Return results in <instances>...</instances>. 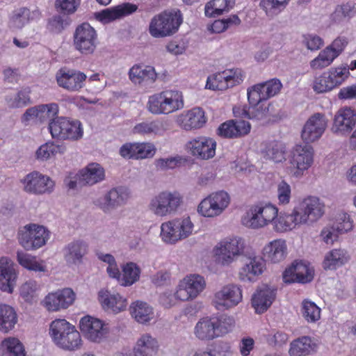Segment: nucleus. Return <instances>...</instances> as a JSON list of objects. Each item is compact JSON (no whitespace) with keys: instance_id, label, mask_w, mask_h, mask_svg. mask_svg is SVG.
Returning <instances> with one entry per match:
<instances>
[{"instance_id":"nucleus-1","label":"nucleus","mask_w":356,"mask_h":356,"mask_svg":"<svg viewBox=\"0 0 356 356\" xmlns=\"http://www.w3.org/2000/svg\"><path fill=\"white\" fill-rule=\"evenodd\" d=\"M235 324L234 318L225 314L204 317L196 323L194 334L200 340L211 341L231 332Z\"/></svg>"},{"instance_id":"nucleus-2","label":"nucleus","mask_w":356,"mask_h":356,"mask_svg":"<svg viewBox=\"0 0 356 356\" xmlns=\"http://www.w3.org/2000/svg\"><path fill=\"white\" fill-rule=\"evenodd\" d=\"M184 107L182 92L178 90H165L149 97L147 108L154 115H168Z\"/></svg>"},{"instance_id":"nucleus-3","label":"nucleus","mask_w":356,"mask_h":356,"mask_svg":"<svg viewBox=\"0 0 356 356\" xmlns=\"http://www.w3.org/2000/svg\"><path fill=\"white\" fill-rule=\"evenodd\" d=\"M49 334L54 343L67 350H76L82 346L80 333L65 319H56L50 324Z\"/></svg>"},{"instance_id":"nucleus-4","label":"nucleus","mask_w":356,"mask_h":356,"mask_svg":"<svg viewBox=\"0 0 356 356\" xmlns=\"http://www.w3.org/2000/svg\"><path fill=\"white\" fill-rule=\"evenodd\" d=\"M181 23L182 15L179 10L164 11L152 19L149 32L154 38H163L177 32Z\"/></svg>"},{"instance_id":"nucleus-5","label":"nucleus","mask_w":356,"mask_h":356,"mask_svg":"<svg viewBox=\"0 0 356 356\" xmlns=\"http://www.w3.org/2000/svg\"><path fill=\"white\" fill-rule=\"evenodd\" d=\"M277 213L278 209L275 205L259 202L250 207L243 219V223L251 228H261L273 223Z\"/></svg>"},{"instance_id":"nucleus-6","label":"nucleus","mask_w":356,"mask_h":356,"mask_svg":"<svg viewBox=\"0 0 356 356\" xmlns=\"http://www.w3.org/2000/svg\"><path fill=\"white\" fill-rule=\"evenodd\" d=\"M183 203V196L177 191H163L152 198L149 209L156 216H166L175 213Z\"/></svg>"},{"instance_id":"nucleus-7","label":"nucleus","mask_w":356,"mask_h":356,"mask_svg":"<svg viewBox=\"0 0 356 356\" xmlns=\"http://www.w3.org/2000/svg\"><path fill=\"white\" fill-rule=\"evenodd\" d=\"M314 150L312 146L297 144L291 150L289 163L292 175L301 177L314 164Z\"/></svg>"},{"instance_id":"nucleus-8","label":"nucleus","mask_w":356,"mask_h":356,"mask_svg":"<svg viewBox=\"0 0 356 356\" xmlns=\"http://www.w3.org/2000/svg\"><path fill=\"white\" fill-rule=\"evenodd\" d=\"M49 129L53 138L77 140L82 138L83 131L79 120L65 117H57L49 123Z\"/></svg>"},{"instance_id":"nucleus-9","label":"nucleus","mask_w":356,"mask_h":356,"mask_svg":"<svg viewBox=\"0 0 356 356\" xmlns=\"http://www.w3.org/2000/svg\"><path fill=\"white\" fill-rule=\"evenodd\" d=\"M193 224L189 217L175 219L161 224V237L168 243H175L187 238L193 232Z\"/></svg>"},{"instance_id":"nucleus-10","label":"nucleus","mask_w":356,"mask_h":356,"mask_svg":"<svg viewBox=\"0 0 356 356\" xmlns=\"http://www.w3.org/2000/svg\"><path fill=\"white\" fill-rule=\"evenodd\" d=\"M17 238L25 250H37L45 245L49 238V232L43 226L30 224L19 230Z\"/></svg>"},{"instance_id":"nucleus-11","label":"nucleus","mask_w":356,"mask_h":356,"mask_svg":"<svg viewBox=\"0 0 356 356\" xmlns=\"http://www.w3.org/2000/svg\"><path fill=\"white\" fill-rule=\"evenodd\" d=\"M73 44L75 49L81 54H92L98 44L97 31L89 23L79 24L73 35Z\"/></svg>"},{"instance_id":"nucleus-12","label":"nucleus","mask_w":356,"mask_h":356,"mask_svg":"<svg viewBox=\"0 0 356 356\" xmlns=\"http://www.w3.org/2000/svg\"><path fill=\"white\" fill-rule=\"evenodd\" d=\"M230 202L229 194L220 191L212 193L203 199L197 207V211L204 217L213 218L220 215Z\"/></svg>"},{"instance_id":"nucleus-13","label":"nucleus","mask_w":356,"mask_h":356,"mask_svg":"<svg viewBox=\"0 0 356 356\" xmlns=\"http://www.w3.org/2000/svg\"><path fill=\"white\" fill-rule=\"evenodd\" d=\"M244 79L242 70H225L207 78L206 88L213 90H226L241 84Z\"/></svg>"},{"instance_id":"nucleus-14","label":"nucleus","mask_w":356,"mask_h":356,"mask_svg":"<svg viewBox=\"0 0 356 356\" xmlns=\"http://www.w3.org/2000/svg\"><path fill=\"white\" fill-rule=\"evenodd\" d=\"M302 225L312 223L319 220L325 213V204L319 198L309 196L294 207Z\"/></svg>"},{"instance_id":"nucleus-15","label":"nucleus","mask_w":356,"mask_h":356,"mask_svg":"<svg viewBox=\"0 0 356 356\" xmlns=\"http://www.w3.org/2000/svg\"><path fill=\"white\" fill-rule=\"evenodd\" d=\"M79 328L86 339L95 343H101L109 333V328L103 321L89 315L81 318Z\"/></svg>"},{"instance_id":"nucleus-16","label":"nucleus","mask_w":356,"mask_h":356,"mask_svg":"<svg viewBox=\"0 0 356 356\" xmlns=\"http://www.w3.org/2000/svg\"><path fill=\"white\" fill-rule=\"evenodd\" d=\"M24 191L34 195L50 193L54 188V181L47 175L38 171H33L27 174L21 180Z\"/></svg>"},{"instance_id":"nucleus-17","label":"nucleus","mask_w":356,"mask_h":356,"mask_svg":"<svg viewBox=\"0 0 356 356\" xmlns=\"http://www.w3.org/2000/svg\"><path fill=\"white\" fill-rule=\"evenodd\" d=\"M347 44L346 38H337L330 45L325 47L316 58L310 62L311 68L320 70L329 66L343 51Z\"/></svg>"},{"instance_id":"nucleus-18","label":"nucleus","mask_w":356,"mask_h":356,"mask_svg":"<svg viewBox=\"0 0 356 356\" xmlns=\"http://www.w3.org/2000/svg\"><path fill=\"white\" fill-rule=\"evenodd\" d=\"M245 243L243 238L234 237L221 241L215 248V253L223 265L234 261L236 257L243 253Z\"/></svg>"},{"instance_id":"nucleus-19","label":"nucleus","mask_w":356,"mask_h":356,"mask_svg":"<svg viewBox=\"0 0 356 356\" xmlns=\"http://www.w3.org/2000/svg\"><path fill=\"white\" fill-rule=\"evenodd\" d=\"M263 92L261 88H257V84L248 90V99L249 106H244L241 110V116L248 119H261L268 110L264 108L263 102L266 98H263Z\"/></svg>"},{"instance_id":"nucleus-20","label":"nucleus","mask_w":356,"mask_h":356,"mask_svg":"<svg viewBox=\"0 0 356 356\" xmlns=\"http://www.w3.org/2000/svg\"><path fill=\"white\" fill-rule=\"evenodd\" d=\"M75 293L70 288L49 293L42 301V306L49 312H58L68 308L75 300Z\"/></svg>"},{"instance_id":"nucleus-21","label":"nucleus","mask_w":356,"mask_h":356,"mask_svg":"<svg viewBox=\"0 0 356 356\" xmlns=\"http://www.w3.org/2000/svg\"><path fill=\"white\" fill-rule=\"evenodd\" d=\"M241 289L236 284L224 286L214 295L213 303L216 309H230L242 301Z\"/></svg>"},{"instance_id":"nucleus-22","label":"nucleus","mask_w":356,"mask_h":356,"mask_svg":"<svg viewBox=\"0 0 356 356\" xmlns=\"http://www.w3.org/2000/svg\"><path fill=\"white\" fill-rule=\"evenodd\" d=\"M327 120L325 115L317 113L312 115L303 127L301 137L306 143L318 140L325 131Z\"/></svg>"},{"instance_id":"nucleus-23","label":"nucleus","mask_w":356,"mask_h":356,"mask_svg":"<svg viewBox=\"0 0 356 356\" xmlns=\"http://www.w3.org/2000/svg\"><path fill=\"white\" fill-rule=\"evenodd\" d=\"M56 78L60 87L70 92H76L84 86L87 76L78 70L60 69Z\"/></svg>"},{"instance_id":"nucleus-24","label":"nucleus","mask_w":356,"mask_h":356,"mask_svg":"<svg viewBox=\"0 0 356 356\" xmlns=\"http://www.w3.org/2000/svg\"><path fill=\"white\" fill-rule=\"evenodd\" d=\"M130 197L129 190L124 187H118L110 190L103 197L95 201V204L104 211L125 204Z\"/></svg>"},{"instance_id":"nucleus-25","label":"nucleus","mask_w":356,"mask_h":356,"mask_svg":"<svg viewBox=\"0 0 356 356\" xmlns=\"http://www.w3.org/2000/svg\"><path fill=\"white\" fill-rule=\"evenodd\" d=\"M191 154L201 159H209L216 154V142L214 139L200 136L188 143Z\"/></svg>"},{"instance_id":"nucleus-26","label":"nucleus","mask_w":356,"mask_h":356,"mask_svg":"<svg viewBox=\"0 0 356 356\" xmlns=\"http://www.w3.org/2000/svg\"><path fill=\"white\" fill-rule=\"evenodd\" d=\"M250 129L251 125L247 121L229 120L218 127L217 134L224 138H238L248 135Z\"/></svg>"},{"instance_id":"nucleus-27","label":"nucleus","mask_w":356,"mask_h":356,"mask_svg":"<svg viewBox=\"0 0 356 356\" xmlns=\"http://www.w3.org/2000/svg\"><path fill=\"white\" fill-rule=\"evenodd\" d=\"M156 153L154 145L149 143H125L120 149V155L125 159H143L152 158Z\"/></svg>"},{"instance_id":"nucleus-28","label":"nucleus","mask_w":356,"mask_h":356,"mask_svg":"<svg viewBox=\"0 0 356 356\" xmlns=\"http://www.w3.org/2000/svg\"><path fill=\"white\" fill-rule=\"evenodd\" d=\"M17 272L13 261L6 257L0 258V289L12 293L16 285Z\"/></svg>"},{"instance_id":"nucleus-29","label":"nucleus","mask_w":356,"mask_h":356,"mask_svg":"<svg viewBox=\"0 0 356 356\" xmlns=\"http://www.w3.org/2000/svg\"><path fill=\"white\" fill-rule=\"evenodd\" d=\"M159 347L156 339L146 333L137 339L132 353L129 354L120 353L115 356H153L157 353Z\"/></svg>"},{"instance_id":"nucleus-30","label":"nucleus","mask_w":356,"mask_h":356,"mask_svg":"<svg viewBox=\"0 0 356 356\" xmlns=\"http://www.w3.org/2000/svg\"><path fill=\"white\" fill-rule=\"evenodd\" d=\"M266 260L259 256L248 258V261L239 269L240 280L245 282L255 281L266 270Z\"/></svg>"},{"instance_id":"nucleus-31","label":"nucleus","mask_w":356,"mask_h":356,"mask_svg":"<svg viewBox=\"0 0 356 356\" xmlns=\"http://www.w3.org/2000/svg\"><path fill=\"white\" fill-rule=\"evenodd\" d=\"M356 124V113L350 108L339 110L334 116L332 131L334 134H345L350 132Z\"/></svg>"},{"instance_id":"nucleus-32","label":"nucleus","mask_w":356,"mask_h":356,"mask_svg":"<svg viewBox=\"0 0 356 356\" xmlns=\"http://www.w3.org/2000/svg\"><path fill=\"white\" fill-rule=\"evenodd\" d=\"M129 78L135 85L146 86L155 82L157 74L152 66L136 64L129 69Z\"/></svg>"},{"instance_id":"nucleus-33","label":"nucleus","mask_w":356,"mask_h":356,"mask_svg":"<svg viewBox=\"0 0 356 356\" xmlns=\"http://www.w3.org/2000/svg\"><path fill=\"white\" fill-rule=\"evenodd\" d=\"M286 146L280 140H268L261 144V154L266 160L281 163L286 160Z\"/></svg>"},{"instance_id":"nucleus-34","label":"nucleus","mask_w":356,"mask_h":356,"mask_svg":"<svg viewBox=\"0 0 356 356\" xmlns=\"http://www.w3.org/2000/svg\"><path fill=\"white\" fill-rule=\"evenodd\" d=\"M276 296V290L268 286L259 287L252 298V306L255 312L262 314L272 305Z\"/></svg>"},{"instance_id":"nucleus-35","label":"nucleus","mask_w":356,"mask_h":356,"mask_svg":"<svg viewBox=\"0 0 356 356\" xmlns=\"http://www.w3.org/2000/svg\"><path fill=\"white\" fill-rule=\"evenodd\" d=\"M262 254L270 263L277 264L284 261L287 255L286 241L277 238L269 242L264 247Z\"/></svg>"},{"instance_id":"nucleus-36","label":"nucleus","mask_w":356,"mask_h":356,"mask_svg":"<svg viewBox=\"0 0 356 356\" xmlns=\"http://www.w3.org/2000/svg\"><path fill=\"white\" fill-rule=\"evenodd\" d=\"M350 255L346 249L334 248L327 252L322 262L325 270H335L349 262Z\"/></svg>"},{"instance_id":"nucleus-37","label":"nucleus","mask_w":356,"mask_h":356,"mask_svg":"<svg viewBox=\"0 0 356 356\" xmlns=\"http://www.w3.org/2000/svg\"><path fill=\"white\" fill-rule=\"evenodd\" d=\"M179 121L181 127L189 131L202 128L207 122V118L202 108L195 107L182 115Z\"/></svg>"},{"instance_id":"nucleus-38","label":"nucleus","mask_w":356,"mask_h":356,"mask_svg":"<svg viewBox=\"0 0 356 356\" xmlns=\"http://www.w3.org/2000/svg\"><path fill=\"white\" fill-rule=\"evenodd\" d=\"M40 17L41 13L38 10L31 11L29 8L22 7L13 12L9 23L14 29H22L29 22L39 19Z\"/></svg>"},{"instance_id":"nucleus-39","label":"nucleus","mask_w":356,"mask_h":356,"mask_svg":"<svg viewBox=\"0 0 356 356\" xmlns=\"http://www.w3.org/2000/svg\"><path fill=\"white\" fill-rule=\"evenodd\" d=\"M79 184L80 185H93L104 179V170L98 163H92L79 172Z\"/></svg>"},{"instance_id":"nucleus-40","label":"nucleus","mask_w":356,"mask_h":356,"mask_svg":"<svg viewBox=\"0 0 356 356\" xmlns=\"http://www.w3.org/2000/svg\"><path fill=\"white\" fill-rule=\"evenodd\" d=\"M138 8L135 4L124 3L122 4L102 10L99 15L101 20L111 22L134 13Z\"/></svg>"},{"instance_id":"nucleus-41","label":"nucleus","mask_w":356,"mask_h":356,"mask_svg":"<svg viewBox=\"0 0 356 356\" xmlns=\"http://www.w3.org/2000/svg\"><path fill=\"white\" fill-rule=\"evenodd\" d=\"M273 229L277 233H284L294 229L297 225H302L293 209L291 214L277 213V216L272 223Z\"/></svg>"},{"instance_id":"nucleus-42","label":"nucleus","mask_w":356,"mask_h":356,"mask_svg":"<svg viewBox=\"0 0 356 356\" xmlns=\"http://www.w3.org/2000/svg\"><path fill=\"white\" fill-rule=\"evenodd\" d=\"M88 252V245L83 241L76 240L70 243L65 248V257L67 262L79 264Z\"/></svg>"},{"instance_id":"nucleus-43","label":"nucleus","mask_w":356,"mask_h":356,"mask_svg":"<svg viewBox=\"0 0 356 356\" xmlns=\"http://www.w3.org/2000/svg\"><path fill=\"white\" fill-rule=\"evenodd\" d=\"M99 298L104 308L111 309L115 313L124 311L127 306V299L119 293L112 294L107 291H101Z\"/></svg>"},{"instance_id":"nucleus-44","label":"nucleus","mask_w":356,"mask_h":356,"mask_svg":"<svg viewBox=\"0 0 356 356\" xmlns=\"http://www.w3.org/2000/svg\"><path fill=\"white\" fill-rule=\"evenodd\" d=\"M17 321V314L13 307L0 304V331L8 333L14 329Z\"/></svg>"},{"instance_id":"nucleus-45","label":"nucleus","mask_w":356,"mask_h":356,"mask_svg":"<svg viewBox=\"0 0 356 356\" xmlns=\"http://www.w3.org/2000/svg\"><path fill=\"white\" fill-rule=\"evenodd\" d=\"M316 344L309 337H302L291 343L289 354L291 356H307L314 352Z\"/></svg>"},{"instance_id":"nucleus-46","label":"nucleus","mask_w":356,"mask_h":356,"mask_svg":"<svg viewBox=\"0 0 356 356\" xmlns=\"http://www.w3.org/2000/svg\"><path fill=\"white\" fill-rule=\"evenodd\" d=\"M18 263L24 268L35 272H45L47 267L42 260L37 259V257L30 254L18 251L17 253Z\"/></svg>"},{"instance_id":"nucleus-47","label":"nucleus","mask_w":356,"mask_h":356,"mask_svg":"<svg viewBox=\"0 0 356 356\" xmlns=\"http://www.w3.org/2000/svg\"><path fill=\"white\" fill-rule=\"evenodd\" d=\"M130 312L136 321L140 323L149 322L154 316L152 308L146 302L139 300L132 303Z\"/></svg>"},{"instance_id":"nucleus-48","label":"nucleus","mask_w":356,"mask_h":356,"mask_svg":"<svg viewBox=\"0 0 356 356\" xmlns=\"http://www.w3.org/2000/svg\"><path fill=\"white\" fill-rule=\"evenodd\" d=\"M163 130V124L161 121L152 120L149 122H143L136 124L132 131L134 134L145 136L161 134Z\"/></svg>"},{"instance_id":"nucleus-49","label":"nucleus","mask_w":356,"mask_h":356,"mask_svg":"<svg viewBox=\"0 0 356 356\" xmlns=\"http://www.w3.org/2000/svg\"><path fill=\"white\" fill-rule=\"evenodd\" d=\"M235 4V0H211L209 1L204 8L207 17H215L229 11Z\"/></svg>"},{"instance_id":"nucleus-50","label":"nucleus","mask_w":356,"mask_h":356,"mask_svg":"<svg viewBox=\"0 0 356 356\" xmlns=\"http://www.w3.org/2000/svg\"><path fill=\"white\" fill-rule=\"evenodd\" d=\"M140 274L139 267L135 263L128 262L122 266L119 283L124 286H131L139 280Z\"/></svg>"},{"instance_id":"nucleus-51","label":"nucleus","mask_w":356,"mask_h":356,"mask_svg":"<svg viewBox=\"0 0 356 356\" xmlns=\"http://www.w3.org/2000/svg\"><path fill=\"white\" fill-rule=\"evenodd\" d=\"M31 89L29 87H25L19 90L13 96H8L6 98V102L9 108H22L31 103Z\"/></svg>"},{"instance_id":"nucleus-52","label":"nucleus","mask_w":356,"mask_h":356,"mask_svg":"<svg viewBox=\"0 0 356 356\" xmlns=\"http://www.w3.org/2000/svg\"><path fill=\"white\" fill-rule=\"evenodd\" d=\"M325 75L327 76L330 86L332 89L339 86L349 76V69L346 66H339L337 67H332L329 70L325 72Z\"/></svg>"},{"instance_id":"nucleus-53","label":"nucleus","mask_w":356,"mask_h":356,"mask_svg":"<svg viewBox=\"0 0 356 356\" xmlns=\"http://www.w3.org/2000/svg\"><path fill=\"white\" fill-rule=\"evenodd\" d=\"M182 282L194 298H196L206 286L204 277L195 274L186 276Z\"/></svg>"},{"instance_id":"nucleus-54","label":"nucleus","mask_w":356,"mask_h":356,"mask_svg":"<svg viewBox=\"0 0 356 356\" xmlns=\"http://www.w3.org/2000/svg\"><path fill=\"white\" fill-rule=\"evenodd\" d=\"M65 151V147L63 145H56L54 143H46L42 145L36 151L38 159L47 160L52 156L57 154H63Z\"/></svg>"},{"instance_id":"nucleus-55","label":"nucleus","mask_w":356,"mask_h":356,"mask_svg":"<svg viewBox=\"0 0 356 356\" xmlns=\"http://www.w3.org/2000/svg\"><path fill=\"white\" fill-rule=\"evenodd\" d=\"M7 356H26L25 349L20 341L15 337L5 339L1 343Z\"/></svg>"},{"instance_id":"nucleus-56","label":"nucleus","mask_w":356,"mask_h":356,"mask_svg":"<svg viewBox=\"0 0 356 356\" xmlns=\"http://www.w3.org/2000/svg\"><path fill=\"white\" fill-rule=\"evenodd\" d=\"M258 87L261 88L264 94L263 98H266L267 100L280 92L282 84L279 79H272L266 82L257 84V88Z\"/></svg>"},{"instance_id":"nucleus-57","label":"nucleus","mask_w":356,"mask_h":356,"mask_svg":"<svg viewBox=\"0 0 356 356\" xmlns=\"http://www.w3.org/2000/svg\"><path fill=\"white\" fill-rule=\"evenodd\" d=\"M302 313L305 320L309 323H314L321 318V309L312 301H303Z\"/></svg>"},{"instance_id":"nucleus-58","label":"nucleus","mask_w":356,"mask_h":356,"mask_svg":"<svg viewBox=\"0 0 356 356\" xmlns=\"http://www.w3.org/2000/svg\"><path fill=\"white\" fill-rule=\"evenodd\" d=\"M292 265L298 277V283L305 284L312 281L313 275L307 264L302 261H296Z\"/></svg>"},{"instance_id":"nucleus-59","label":"nucleus","mask_w":356,"mask_h":356,"mask_svg":"<svg viewBox=\"0 0 356 356\" xmlns=\"http://www.w3.org/2000/svg\"><path fill=\"white\" fill-rule=\"evenodd\" d=\"M337 232L340 234L346 233L350 231L353 227V221L350 218V215L347 213H339L333 225Z\"/></svg>"},{"instance_id":"nucleus-60","label":"nucleus","mask_w":356,"mask_h":356,"mask_svg":"<svg viewBox=\"0 0 356 356\" xmlns=\"http://www.w3.org/2000/svg\"><path fill=\"white\" fill-rule=\"evenodd\" d=\"M39 286L35 281L29 280L20 287V296L25 302H31L36 297V292Z\"/></svg>"},{"instance_id":"nucleus-61","label":"nucleus","mask_w":356,"mask_h":356,"mask_svg":"<svg viewBox=\"0 0 356 356\" xmlns=\"http://www.w3.org/2000/svg\"><path fill=\"white\" fill-rule=\"evenodd\" d=\"M81 0H56L55 7L64 15L74 13L78 8Z\"/></svg>"},{"instance_id":"nucleus-62","label":"nucleus","mask_w":356,"mask_h":356,"mask_svg":"<svg viewBox=\"0 0 356 356\" xmlns=\"http://www.w3.org/2000/svg\"><path fill=\"white\" fill-rule=\"evenodd\" d=\"M289 0H262L261 6L266 10V13H278L287 5Z\"/></svg>"},{"instance_id":"nucleus-63","label":"nucleus","mask_w":356,"mask_h":356,"mask_svg":"<svg viewBox=\"0 0 356 356\" xmlns=\"http://www.w3.org/2000/svg\"><path fill=\"white\" fill-rule=\"evenodd\" d=\"M39 111H40V119H49L52 121L56 119V116L58 114V105L56 103H50L47 104L39 105Z\"/></svg>"},{"instance_id":"nucleus-64","label":"nucleus","mask_w":356,"mask_h":356,"mask_svg":"<svg viewBox=\"0 0 356 356\" xmlns=\"http://www.w3.org/2000/svg\"><path fill=\"white\" fill-rule=\"evenodd\" d=\"M313 89L317 93H323L332 90L325 72L315 78L313 83Z\"/></svg>"}]
</instances>
